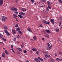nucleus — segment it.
I'll return each instance as SVG.
<instances>
[{"instance_id":"nucleus-1","label":"nucleus","mask_w":62,"mask_h":62,"mask_svg":"<svg viewBox=\"0 0 62 62\" xmlns=\"http://www.w3.org/2000/svg\"><path fill=\"white\" fill-rule=\"evenodd\" d=\"M5 32V33L7 34V35H8V36H10V34L9 33V32H8V31L6 30H4Z\"/></svg>"},{"instance_id":"nucleus-2","label":"nucleus","mask_w":62,"mask_h":62,"mask_svg":"<svg viewBox=\"0 0 62 62\" xmlns=\"http://www.w3.org/2000/svg\"><path fill=\"white\" fill-rule=\"evenodd\" d=\"M11 10L12 11H17L18 9L15 7H12L11 8Z\"/></svg>"},{"instance_id":"nucleus-3","label":"nucleus","mask_w":62,"mask_h":62,"mask_svg":"<svg viewBox=\"0 0 62 62\" xmlns=\"http://www.w3.org/2000/svg\"><path fill=\"white\" fill-rule=\"evenodd\" d=\"M3 3L4 1L3 0H0V6H2Z\"/></svg>"},{"instance_id":"nucleus-4","label":"nucleus","mask_w":62,"mask_h":62,"mask_svg":"<svg viewBox=\"0 0 62 62\" xmlns=\"http://www.w3.org/2000/svg\"><path fill=\"white\" fill-rule=\"evenodd\" d=\"M19 14L21 15H23V16L25 14V13L22 12L19 13Z\"/></svg>"},{"instance_id":"nucleus-5","label":"nucleus","mask_w":62,"mask_h":62,"mask_svg":"<svg viewBox=\"0 0 62 62\" xmlns=\"http://www.w3.org/2000/svg\"><path fill=\"white\" fill-rule=\"evenodd\" d=\"M45 31L46 32L47 34H50V33H51L50 31L49 30H46Z\"/></svg>"},{"instance_id":"nucleus-6","label":"nucleus","mask_w":62,"mask_h":62,"mask_svg":"<svg viewBox=\"0 0 62 62\" xmlns=\"http://www.w3.org/2000/svg\"><path fill=\"white\" fill-rule=\"evenodd\" d=\"M50 21L51 22V23L52 22V24H54V19H51Z\"/></svg>"},{"instance_id":"nucleus-7","label":"nucleus","mask_w":62,"mask_h":62,"mask_svg":"<svg viewBox=\"0 0 62 62\" xmlns=\"http://www.w3.org/2000/svg\"><path fill=\"white\" fill-rule=\"evenodd\" d=\"M21 10L22 11H25L26 9L24 8H22L21 9Z\"/></svg>"},{"instance_id":"nucleus-8","label":"nucleus","mask_w":62,"mask_h":62,"mask_svg":"<svg viewBox=\"0 0 62 62\" xmlns=\"http://www.w3.org/2000/svg\"><path fill=\"white\" fill-rule=\"evenodd\" d=\"M32 51H33L34 52H36L37 50V49L36 48H32Z\"/></svg>"},{"instance_id":"nucleus-9","label":"nucleus","mask_w":62,"mask_h":62,"mask_svg":"<svg viewBox=\"0 0 62 62\" xmlns=\"http://www.w3.org/2000/svg\"><path fill=\"white\" fill-rule=\"evenodd\" d=\"M13 15L15 18H17V16L16 15L14 14H13Z\"/></svg>"},{"instance_id":"nucleus-10","label":"nucleus","mask_w":62,"mask_h":62,"mask_svg":"<svg viewBox=\"0 0 62 62\" xmlns=\"http://www.w3.org/2000/svg\"><path fill=\"white\" fill-rule=\"evenodd\" d=\"M17 50H19V51H21V52H22L23 51V50H22V49H21L20 48H17Z\"/></svg>"},{"instance_id":"nucleus-11","label":"nucleus","mask_w":62,"mask_h":62,"mask_svg":"<svg viewBox=\"0 0 62 62\" xmlns=\"http://www.w3.org/2000/svg\"><path fill=\"white\" fill-rule=\"evenodd\" d=\"M5 53H6V54H7V55H8V54H9V53H8V51H7V50H6L5 51Z\"/></svg>"},{"instance_id":"nucleus-12","label":"nucleus","mask_w":62,"mask_h":62,"mask_svg":"<svg viewBox=\"0 0 62 62\" xmlns=\"http://www.w3.org/2000/svg\"><path fill=\"white\" fill-rule=\"evenodd\" d=\"M47 21L46 20H43V22L45 24H46V23H47Z\"/></svg>"},{"instance_id":"nucleus-13","label":"nucleus","mask_w":62,"mask_h":62,"mask_svg":"<svg viewBox=\"0 0 62 62\" xmlns=\"http://www.w3.org/2000/svg\"><path fill=\"white\" fill-rule=\"evenodd\" d=\"M12 31L13 33H14V34H16V31H15L14 30H12Z\"/></svg>"},{"instance_id":"nucleus-14","label":"nucleus","mask_w":62,"mask_h":62,"mask_svg":"<svg viewBox=\"0 0 62 62\" xmlns=\"http://www.w3.org/2000/svg\"><path fill=\"white\" fill-rule=\"evenodd\" d=\"M18 16L20 18H22V17H23V16H22L21 15H18Z\"/></svg>"},{"instance_id":"nucleus-15","label":"nucleus","mask_w":62,"mask_h":62,"mask_svg":"<svg viewBox=\"0 0 62 62\" xmlns=\"http://www.w3.org/2000/svg\"><path fill=\"white\" fill-rule=\"evenodd\" d=\"M46 48H47V50H51V47H49V48H48V47H46Z\"/></svg>"},{"instance_id":"nucleus-16","label":"nucleus","mask_w":62,"mask_h":62,"mask_svg":"<svg viewBox=\"0 0 62 62\" xmlns=\"http://www.w3.org/2000/svg\"><path fill=\"white\" fill-rule=\"evenodd\" d=\"M38 59H39L40 60H41V61H43V59H42L40 58V57H38Z\"/></svg>"},{"instance_id":"nucleus-17","label":"nucleus","mask_w":62,"mask_h":62,"mask_svg":"<svg viewBox=\"0 0 62 62\" xmlns=\"http://www.w3.org/2000/svg\"><path fill=\"white\" fill-rule=\"evenodd\" d=\"M0 38L1 39L3 38V35L1 34H0Z\"/></svg>"},{"instance_id":"nucleus-18","label":"nucleus","mask_w":62,"mask_h":62,"mask_svg":"<svg viewBox=\"0 0 62 62\" xmlns=\"http://www.w3.org/2000/svg\"><path fill=\"white\" fill-rule=\"evenodd\" d=\"M56 31V32H59V30L58 29H55Z\"/></svg>"},{"instance_id":"nucleus-19","label":"nucleus","mask_w":62,"mask_h":62,"mask_svg":"<svg viewBox=\"0 0 62 62\" xmlns=\"http://www.w3.org/2000/svg\"><path fill=\"white\" fill-rule=\"evenodd\" d=\"M47 3L50 6V5H51V3H50V1H47Z\"/></svg>"},{"instance_id":"nucleus-20","label":"nucleus","mask_w":62,"mask_h":62,"mask_svg":"<svg viewBox=\"0 0 62 62\" xmlns=\"http://www.w3.org/2000/svg\"><path fill=\"white\" fill-rule=\"evenodd\" d=\"M7 17H5V18H4V19H3V21L4 22H5V21H6V19H7Z\"/></svg>"},{"instance_id":"nucleus-21","label":"nucleus","mask_w":62,"mask_h":62,"mask_svg":"<svg viewBox=\"0 0 62 62\" xmlns=\"http://www.w3.org/2000/svg\"><path fill=\"white\" fill-rule=\"evenodd\" d=\"M19 31V33H20L21 35H22V32L20 31Z\"/></svg>"},{"instance_id":"nucleus-22","label":"nucleus","mask_w":62,"mask_h":62,"mask_svg":"<svg viewBox=\"0 0 62 62\" xmlns=\"http://www.w3.org/2000/svg\"><path fill=\"white\" fill-rule=\"evenodd\" d=\"M2 18V19H1V21H3V19H4V18H5V16H3Z\"/></svg>"},{"instance_id":"nucleus-23","label":"nucleus","mask_w":62,"mask_h":62,"mask_svg":"<svg viewBox=\"0 0 62 62\" xmlns=\"http://www.w3.org/2000/svg\"><path fill=\"white\" fill-rule=\"evenodd\" d=\"M33 38L34 40H36V39H37V38H36V36H34Z\"/></svg>"},{"instance_id":"nucleus-24","label":"nucleus","mask_w":62,"mask_h":62,"mask_svg":"<svg viewBox=\"0 0 62 62\" xmlns=\"http://www.w3.org/2000/svg\"><path fill=\"white\" fill-rule=\"evenodd\" d=\"M51 61L52 62H54V59H51Z\"/></svg>"},{"instance_id":"nucleus-25","label":"nucleus","mask_w":62,"mask_h":62,"mask_svg":"<svg viewBox=\"0 0 62 62\" xmlns=\"http://www.w3.org/2000/svg\"><path fill=\"white\" fill-rule=\"evenodd\" d=\"M4 29H6V30H7V29H8V27H7L6 26L4 27Z\"/></svg>"},{"instance_id":"nucleus-26","label":"nucleus","mask_w":62,"mask_h":62,"mask_svg":"<svg viewBox=\"0 0 62 62\" xmlns=\"http://www.w3.org/2000/svg\"><path fill=\"white\" fill-rule=\"evenodd\" d=\"M42 52L43 53H45V54H48L47 52L43 51Z\"/></svg>"},{"instance_id":"nucleus-27","label":"nucleus","mask_w":62,"mask_h":62,"mask_svg":"<svg viewBox=\"0 0 62 62\" xmlns=\"http://www.w3.org/2000/svg\"><path fill=\"white\" fill-rule=\"evenodd\" d=\"M61 24V21H60V22L59 23V26H60Z\"/></svg>"},{"instance_id":"nucleus-28","label":"nucleus","mask_w":62,"mask_h":62,"mask_svg":"<svg viewBox=\"0 0 62 62\" xmlns=\"http://www.w3.org/2000/svg\"><path fill=\"white\" fill-rule=\"evenodd\" d=\"M50 24V22H47V21L46 22V24Z\"/></svg>"},{"instance_id":"nucleus-29","label":"nucleus","mask_w":62,"mask_h":62,"mask_svg":"<svg viewBox=\"0 0 62 62\" xmlns=\"http://www.w3.org/2000/svg\"><path fill=\"white\" fill-rule=\"evenodd\" d=\"M31 2L32 3V4H33L34 2V0H31Z\"/></svg>"},{"instance_id":"nucleus-30","label":"nucleus","mask_w":62,"mask_h":62,"mask_svg":"<svg viewBox=\"0 0 62 62\" xmlns=\"http://www.w3.org/2000/svg\"><path fill=\"white\" fill-rule=\"evenodd\" d=\"M42 26V25L41 24L39 25V27H41Z\"/></svg>"},{"instance_id":"nucleus-31","label":"nucleus","mask_w":62,"mask_h":62,"mask_svg":"<svg viewBox=\"0 0 62 62\" xmlns=\"http://www.w3.org/2000/svg\"><path fill=\"white\" fill-rule=\"evenodd\" d=\"M36 62H40V61L39 60V59H37Z\"/></svg>"},{"instance_id":"nucleus-32","label":"nucleus","mask_w":62,"mask_h":62,"mask_svg":"<svg viewBox=\"0 0 62 62\" xmlns=\"http://www.w3.org/2000/svg\"><path fill=\"white\" fill-rule=\"evenodd\" d=\"M2 56L3 57H5L6 56L4 55H2Z\"/></svg>"},{"instance_id":"nucleus-33","label":"nucleus","mask_w":62,"mask_h":62,"mask_svg":"<svg viewBox=\"0 0 62 62\" xmlns=\"http://www.w3.org/2000/svg\"><path fill=\"white\" fill-rule=\"evenodd\" d=\"M17 31H19V30H20V28H17Z\"/></svg>"},{"instance_id":"nucleus-34","label":"nucleus","mask_w":62,"mask_h":62,"mask_svg":"<svg viewBox=\"0 0 62 62\" xmlns=\"http://www.w3.org/2000/svg\"><path fill=\"white\" fill-rule=\"evenodd\" d=\"M43 32L45 34H46V33H46V31H43Z\"/></svg>"},{"instance_id":"nucleus-35","label":"nucleus","mask_w":62,"mask_h":62,"mask_svg":"<svg viewBox=\"0 0 62 62\" xmlns=\"http://www.w3.org/2000/svg\"><path fill=\"white\" fill-rule=\"evenodd\" d=\"M47 45H48V47H49V46H50V44H49V43H47Z\"/></svg>"},{"instance_id":"nucleus-36","label":"nucleus","mask_w":62,"mask_h":62,"mask_svg":"<svg viewBox=\"0 0 62 62\" xmlns=\"http://www.w3.org/2000/svg\"><path fill=\"white\" fill-rule=\"evenodd\" d=\"M46 10L47 11H49V9H48V7L46 8Z\"/></svg>"},{"instance_id":"nucleus-37","label":"nucleus","mask_w":62,"mask_h":62,"mask_svg":"<svg viewBox=\"0 0 62 62\" xmlns=\"http://www.w3.org/2000/svg\"><path fill=\"white\" fill-rule=\"evenodd\" d=\"M2 39L4 41H7V40L6 39H4V38H2Z\"/></svg>"},{"instance_id":"nucleus-38","label":"nucleus","mask_w":62,"mask_h":62,"mask_svg":"<svg viewBox=\"0 0 62 62\" xmlns=\"http://www.w3.org/2000/svg\"><path fill=\"white\" fill-rule=\"evenodd\" d=\"M59 58H57L56 59V60L57 61H58L59 60Z\"/></svg>"},{"instance_id":"nucleus-39","label":"nucleus","mask_w":62,"mask_h":62,"mask_svg":"<svg viewBox=\"0 0 62 62\" xmlns=\"http://www.w3.org/2000/svg\"><path fill=\"white\" fill-rule=\"evenodd\" d=\"M11 50H12V51H13V53H15V52H14V50H13V49H11Z\"/></svg>"},{"instance_id":"nucleus-40","label":"nucleus","mask_w":62,"mask_h":62,"mask_svg":"<svg viewBox=\"0 0 62 62\" xmlns=\"http://www.w3.org/2000/svg\"><path fill=\"white\" fill-rule=\"evenodd\" d=\"M55 55L56 56H57V55H58V54L56 53H55Z\"/></svg>"},{"instance_id":"nucleus-41","label":"nucleus","mask_w":62,"mask_h":62,"mask_svg":"<svg viewBox=\"0 0 62 62\" xmlns=\"http://www.w3.org/2000/svg\"><path fill=\"white\" fill-rule=\"evenodd\" d=\"M50 56L49 55H47V56L46 57V58H47V57H49Z\"/></svg>"},{"instance_id":"nucleus-42","label":"nucleus","mask_w":62,"mask_h":62,"mask_svg":"<svg viewBox=\"0 0 62 62\" xmlns=\"http://www.w3.org/2000/svg\"><path fill=\"white\" fill-rule=\"evenodd\" d=\"M38 59L35 58L34 59V60L35 61H36V62L37 61V60Z\"/></svg>"},{"instance_id":"nucleus-43","label":"nucleus","mask_w":62,"mask_h":62,"mask_svg":"<svg viewBox=\"0 0 62 62\" xmlns=\"http://www.w3.org/2000/svg\"><path fill=\"white\" fill-rule=\"evenodd\" d=\"M11 48L12 49H13V46L12 45H11Z\"/></svg>"},{"instance_id":"nucleus-44","label":"nucleus","mask_w":62,"mask_h":62,"mask_svg":"<svg viewBox=\"0 0 62 62\" xmlns=\"http://www.w3.org/2000/svg\"><path fill=\"white\" fill-rule=\"evenodd\" d=\"M15 27H17L18 26V25H16L15 26Z\"/></svg>"},{"instance_id":"nucleus-45","label":"nucleus","mask_w":62,"mask_h":62,"mask_svg":"<svg viewBox=\"0 0 62 62\" xmlns=\"http://www.w3.org/2000/svg\"><path fill=\"white\" fill-rule=\"evenodd\" d=\"M14 13H16V14H18V12L17 11L15 12Z\"/></svg>"},{"instance_id":"nucleus-46","label":"nucleus","mask_w":62,"mask_h":62,"mask_svg":"<svg viewBox=\"0 0 62 62\" xmlns=\"http://www.w3.org/2000/svg\"><path fill=\"white\" fill-rule=\"evenodd\" d=\"M59 1H60V3H62V1L61 0H59Z\"/></svg>"},{"instance_id":"nucleus-47","label":"nucleus","mask_w":62,"mask_h":62,"mask_svg":"<svg viewBox=\"0 0 62 62\" xmlns=\"http://www.w3.org/2000/svg\"><path fill=\"white\" fill-rule=\"evenodd\" d=\"M59 54H62V52H59Z\"/></svg>"},{"instance_id":"nucleus-48","label":"nucleus","mask_w":62,"mask_h":62,"mask_svg":"<svg viewBox=\"0 0 62 62\" xmlns=\"http://www.w3.org/2000/svg\"><path fill=\"white\" fill-rule=\"evenodd\" d=\"M36 54H39V52L38 51H37L36 52Z\"/></svg>"},{"instance_id":"nucleus-49","label":"nucleus","mask_w":62,"mask_h":62,"mask_svg":"<svg viewBox=\"0 0 62 62\" xmlns=\"http://www.w3.org/2000/svg\"><path fill=\"white\" fill-rule=\"evenodd\" d=\"M46 35H47V38H49V35H48V34H46Z\"/></svg>"},{"instance_id":"nucleus-50","label":"nucleus","mask_w":62,"mask_h":62,"mask_svg":"<svg viewBox=\"0 0 62 62\" xmlns=\"http://www.w3.org/2000/svg\"><path fill=\"white\" fill-rule=\"evenodd\" d=\"M52 47H53V45H51L49 47H50V48H52Z\"/></svg>"},{"instance_id":"nucleus-51","label":"nucleus","mask_w":62,"mask_h":62,"mask_svg":"<svg viewBox=\"0 0 62 62\" xmlns=\"http://www.w3.org/2000/svg\"><path fill=\"white\" fill-rule=\"evenodd\" d=\"M28 31H29V32H31V30H28Z\"/></svg>"},{"instance_id":"nucleus-52","label":"nucleus","mask_w":62,"mask_h":62,"mask_svg":"<svg viewBox=\"0 0 62 62\" xmlns=\"http://www.w3.org/2000/svg\"><path fill=\"white\" fill-rule=\"evenodd\" d=\"M46 0H42V2H46Z\"/></svg>"},{"instance_id":"nucleus-53","label":"nucleus","mask_w":62,"mask_h":62,"mask_svg":"<svg viewBox=\"0 0 62 62\" xmlns=\"http://www.w3.org/2000/svg\"><path fill=\"white\" fill-rule=\"evenodd\" d=\"M16 3H18V0H16Z\"/></svg>"},{"instance_id":"nucleus-54","label":"nucleus","mask_w":62,"mask_h":62,"mask_svg":"<svg viewBox=\"0 0 62 62\" xmlns=\"http://www.w3.org/2000/svg\"><path fill=\"white\" fill-rule=\"evenodd\" d=\"M48 7L49 8V9H50L51 8V7H50V6H48Z\"/></svg>"},{"instance_id":"nucleus-55","label":"nucleus","mask_w":62,"mask_h":62,"mask_svg":"<svg viewBox=\"0 0 62 62\" xmlns=\"http://www.w3.org/2000/svg\"><path fill=\"white\" fill-rule=\"evenodd\" d=\"M17 54H20V52H19V51H18L17 52Z\"/></svg>"},{"instance_id":"nucleus-56","label":"nucleus","mask_w":62,"mask_h":62,"mask_svg":"<svg viewBox=\"0 0 62 62\" xmlns=\"http://www.w3.org/2000/svg\"><path fill=\"white\" fill-rule=\"evenodd\" d=\"M39 7H40V8H41L42 7V6H41V5L39 6Z\"/></svg>"},{"instance_id":"nucleus-57","label":"nucleus","mask_w":62,"mask_h":62,"mask_svg":"<svg viewBox=\"0 0 62 62\" xmlns=\"http://www.w3.org/2000/svg\"><path fill=\"white\" fill-rule=\"evenodd\" d=\"M45 57H46V58H47V54H45Z\"/></svg>"},{"instance_id":"nucleus-58","label":"nucleus","mask_w":62,"mask_h":62,"mask_svg":"<svg viewBox=\"0 0 62 62\" xmlns=\"http://www.w3.org/2000/svg\"><path fill=\"white\" fill-rule=\"evenodd\" d=\"M24 53H26V50H25L24 51Z\"/></svg>"},{"instance_id":"nucleus-59","label":"nucleus","mask_w":62,"mask_h":62,"mask_svg":"<svg viewBox=\"0 0 62 62\" xmlns=\"http://www.w3.org/2000/svg\"><path fill=\"white\" fill-rule=\"evenodd\" d=\"M42 40L43 41L44 40V38H42Z\"/></svg>"},{"instance_id":"nucleus-60","label":"nucleus","mask_w":62,"mask_h":62,"mask_svg":"<svg viewBox=\"0 0 62 62\" xmlns=\"http://www.w3.org/2000/svg\"><path fill=\"white\" fill-rule=\"evenodd\" d=\"M21 46L23 48V45H21Z\"/></svg>"},{"instance_id":"nucleus-61","label":"nucleus","mask_w":62,"mask_h":62,"mask_svg":"<svg viewBox=\"0 0 62 62\" xmlns=\"http://www.w3.org/2000/svg\"><path fill=\"white\" fill-rule=\"evenodd\" d=\"M60 20H62V17H61L60 19Z\"/></svg>"},{"instance_id":"nucleus-62","label":"nucleus","mask_w":62,"mask_h":62,"mask_svg":"<svg viewBox=\"0 0 62 62\" xmlns=\"http://www.w3.org/2000/svg\"><path fill=\"white\" fill-rule=\"evenodd\" d=\"M16 40V38H15L14 39V41H15V40Z\"/></svg>"},{"instance_id":"nucleus-63","label":"nucleus","mask_w":62,"mask_h":62,"mask_svg":"<svg viewBox=\"0 0 62 62\" xmlns=\"http://www.w3.org/2000/svg\"><path fill=\"white\" fill-rule=\"evenodd\" d=\"M27 29H28V30H30L31 29H30V28H28Z\"/></svg>"},{"instance_id":"nucleus-64","label":"nucleus","mask_w":62,"mask_h":62,"mask_svg":"<svg viewBox=\"0 0 62 62\" xmlns=\"http://www.w3.org/2000/svg\"><path fill=\"white\" fill-rule=\"evenodd\" d=\"M42 6V7H45V6L44 5H43Z\"/></svg>"}]
</instances>
